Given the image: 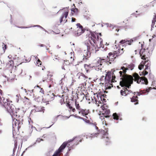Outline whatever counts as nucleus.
I'll list each match as a JSON object with an SVG mask.
<instances>
[{"mask_svg":"<svg viewBox=\"0 0 156 156\" xmlns=\"http://www.w3.org/2000/svg\"><path fill=\"white\" fill-rule=\"evenodd\" d=\"M134 67V65L133 64L127 65L126 67H121V69L122 70V71H120L119 72L120 76L122 77L120 78L122 80L120 82V86H125L128 87L132 83L133 80V76L131 75H127L126 74V72L127 70H132Z\"/></svg>","mask_w":156,"mask_h":156,"instance_id":"1","label":"nucleus"},{"mask_svg":"<svg viewBox=\"0 0 156 156\" xmlns=\"http://www.w3.org/2000/svg\"><path fill=\"white\" fill-rule=\"evenodd\" d=\"M95 36L93 34L88 35V38L87 39L85 42V44L87 47V50L90 53H96L98 50L97 47H96V44L95 43Z\"/></svg>","mask_w":156,"mask_h":156,"instance_id":"2","label":"nucleus"},{"mask_svg":"<svg viewBox=\"0 0 156 156\" xmlns=\"http://www.w3.org/2000/svg\"><path fill=\"white\" fill-rule=\"evenodd\" d=\"M115 76L113 73L112 75L111 72H108L105 76H102L100 79V84L105 86H108L109 84H112V82H116L115 80Z\"/></svg>","mask_w":156,"mask_h":156,"instance_id":"3","label":"nucleus"},{"mask_svg":"<svg viewBox=\"0 0 156 156\" xmlns=\"http://www.w3.org/2000/svg\"><path fill=\"white\" fill-rule=\"evenodd\" d=\"M20 116L17 115L16 117L12 118V128H13V136H16L14 131L17 130H19L21 126L23 125L22 119L21 120L19 118Z\"/></svg>","mask_w":156,"mask_h":156,"instance_id":"4","label":"nucleus"},{"mask_svg":"<svg viewBox=\"0 0 156 156\" xmlns=\"http://www.w3.org/2000/svg\"><path fill=\"white\" fill-rule=\"evenodd\" d=\"M143 45L140 44V42L139 43V48L137 49L138 51H139V54L140 56L141 57L142 59L146 60L148 58V57L149 55L150 54V52H149V47L147 48V49H142Z\"/></svg>","mask_w":156,"mask_h":156,"instance_id":"5","label":"nucleus"},{"mask_svg":"<svg viewBox=\"0 0 156 156\" xmlns=\"http://www.w3.org/2000/svg\"><path fill=\"white\" fill-rule=\"evenodd\" d=\"M87 32L86 34V38H88V35L90 34H94L95 36V39H94L95 40L94 42L96 44V47L98 48H100L101 47V44H102L103 42V40L101 37L102 36L101 34L100 33L96 34L90 31Z\"/></svg>","mask_w":156,"mask_h":156,"instance_id":"6","label":"nucleus"},{"mask_svg":"<svg viewBox=\"0 0 156 156\" xmlns=\"http://www.w3.org/2000/svg\"><path fill=\"white\" fill-rule=\"evenodd\" d=\"M152 89V88L151 87H149L148 88L146 89L145 90H141L139 92H137L136 93V96H133L131 98V101L134 103V104L135 105H137L138 104V97L137 95L140 96V95L142 94L146 93H148L150 90ZM136 93L134 92V94L132 93V94L135 95V94Z\"/></svg>","mask_w":156,"mask_h":156,"instance_id":"7","label":"nucleus"},{"mask_svg":"<svg viewBox=\"0 0 156 156\" xmlns=\"http://www.w3.org/2000/svg\"><path fill=\"white\" fill-rule=\"evenodd\" d=\"M7 110L8 112L9 113L12 118H14L17 117V115H19L17 110L14 105L10 103L8 106L5 108Z\"/></svg>","mask_w":156,"mask_h":156,"instance_id":"8","label":"nucleus"},{"mask_svg":"<svg viewBox=\"0 0 156 156\" xmlns=\"http://www.w3.org/2000/svg\"><path fill=\"white\" fill-rule=\"evenodd\" d=\"M133 76L134 78V80L136 81L137 83L145 84L146 85L148 84L147 80L145 77H140L138 74L136 73H134Z\"/></svg>","mask_w":156,"mask_h":156,"instance_id":"9","label":"nucleus"},{"mask_svg":"<svg viewBox=\"0 0 156 156\" xmlns=\"http://www.w3.org/2000/svg\"><path fill=\"white\" fill-rule=\"evenodd\" d=\"M63 12L60 18L59 21L60 23H62L63 21L64 23H66L67 21L66 18L68 16L69 9L66 8L63 9Z\"/></svg>","mask_w":156,"mask_h":156,"instance_id":"10","label":"nucleus"},{"mask_svg":"<svg viewBox=\"0 0 156 156\" xmlns=\"http://www.w3.org/2000/svg\"><path fill=\"white\" fill-rule=\"evenodd\" d=\"M67 145V143H63L58 149L56 151L52 156H62V154L61 153L62 152V150L65 148Z\"/></svg>","mask_w":156,"mask_h":156,"instance_id":"11","label":"nucleus"},{"mask_svg":"<svg viewBox=\"0 0 156 156\" xmlns=\"http://www.w3.org/2000/svg\"><path fill=\"white\" fill-rule=\"evenodd\" d=\"M76 76L79 81L82 83H85L87 81V77L82 73H78Z\"/></svg>","mask_w":156,"mask_h":156,"instance_id":"12","label":"nucleus"},{"mask_svg":"<svg viewBox=\"0 0 156 156\" xmlns=\"http://www.w3.org/2000/svg\"><path fill=\"white\" fill-rule=\"evenodd\" d=\"M117 56L116 52L115 51H114L113 52H110L108 54V55L107 56L108 59H109V61H108L111 64V62L114 61Z\"/></svg>","mask_w":156,"mask_h":156,"instance_id":"13","label":"nucleus"},{"mask_svg":"<svg viewBox=\"0 0 156 156\" xmlns=\"http://www.w3.org/2000/svg\"><path fill=\"white\" fill-rule=\"evenodd\" d=\"M77 26V31L76 34L77 36H79L84 32L85 30L83 27L80 23L76 24Z\"/></svg>","mask_w":156,"mask_h":156,"instance_id":"14","label":"nucleus"},{"mask_svg":"<svg viewBox=\"0 0 156 156\" xmlns=\"http://www.w3.org/2000/svg\"><path fill=\"white\" fill-rule=\"evenodd\" d=\"M7 98H5L3 97L0 98V104L5 108L6 106L9 105L10 103Z\"/></svg>","mask_w":156,"mask_h":156,"instance_id":"15","label":"nucleus"},{"mask_svg":"<svg viewBox=\"0 0 156 156\" xmlns=\"http://www.w3.org/2000/svg\"><path fill=\"white\" fill-rule=\"evenodd\" d=\"M123 87H125L124 88H123L122 90H121L120 91L121 94L122 95L126 96L128 94H129L131 93V91L127 89V88H129L130 86L128 87H126L125 86H123ZM122 87H123V86H122Z\"/></svg>","mask_w":156,"mask_h":156,"instance_id":"16","label":"nucleus"},{"mask_svg":"<svg viewBox=\"0 0 156 156\" xmlns=\"http://www.w3.org/2000/svg\"><path fill=\"white\" fill-rule=\"evenodd\" d=\"M101 108L102 110V111H101L102 112V114H104L106 115H108L110 113V110L108 109L107 106L105 104L101 106Z\"/></svg>","mask_w":156,"mask_h":156,"instance_id":"17","label":"nucleus"},{"mask_svg":"<svg viewBox=\"0 0 156 156\" xmlns=\"http://www.w3.org/2000/svg\"><path fill=\"white\" fill-rule=\"evenodd\" d=\"M54 96L53 93L49 92L45 96V99L47 100V102L52 101L54 99Z\"/></svg>","mask_w":156,"mask_h":156,"instance_id":"18","label":"nucleus"},{"mask_svg":"<svg viewBox=\"0 0 156 156\" xmlns=\"http://www.w3.org/2000/svg\"><path fill=\"white\" fill-rule=\"evenodd\" d=\"M34 107L35 108V110L36 112H44L45 111L44 107L42 106L41 105L40 106L38 105L37 104L36 105H34Z\"/></svg>","mask_w":156,"mask_h":156,"instance_id":"19","label":"nucleus"},{"mask_svg":"<svg viewBox=\"0 0 156 156\" xmlns=\"http://www.w3.org/2000/svg\"><path fill=\"white\" fill-rule=\"evenodd\" d=\"M144 65H145V70H147L148 71L150 72V61L148 60V58L147 59L145 60Z\"/></svg>","mask_w":156,"mask_h":156,"instance_id":"20","label":"nucleus"},{"mask_svg":"<svg viewBox=\"0 0 156 156\" xmlns=\"http://www.w3.org/2000/svg\"><path fill=\"white\" fill-rule=\"evenodd\" d=\"M78 111L79 113L81 114L83 116H85L87 115L89 113V110L86 109H83L81 108Z\"/></svg>","mask_w":156,"mask_h":156,"instance_id":"21","label":"nucleus"},{"mask_svg":"<svg viewBox=\"0 0 156 156\" xmlns=\"http://www.w3.org/2000/svg\"><path fill=\"white\" fill-rule=\"evenodd\" d=\"M106 60L105 59L100 58L96 62V66L101 67L103 63L105 62Z\"/></svg>","mask_w":156,"mask_h":156,"instance_id":"22","label":"nucleus"},{"mask_svg":"<svg viewBox=\"0 0 156 156\" xmlns=\"http://www.w3.org/2000/svg\"><path fill=\"white\" fill-rule=\"evenodd\" d=\"M74 94H75V95H76L77 98L78 99L80 98H82V99L80 100V101H82L84 99L85 97L86 100L88 99L89 101L90 100V97H89L88 96H85V95L84 94H80L78 96V94H77V93H74ZM73 96L74 94L73 93Z\"/></svg>","mask_w":156,"mask_h":156,"instance_id":"23","label":"nucleus"},{"mask_svg":"<svg viewBox=\"0 0 156 156\" xmlns=\"http://www.w3.org/2000/svg\"><path fill=\"white\" fill-rule=\"evenodd\" d=\"M90 53L89 51H88L85 50L83 53V57L87 59L88 58L90 57Z\"/></svg>","mask_w":156,"mask_h":156,"instance_id":"24","label":"nucleus"},{"mask_svg":"<svg viewBox=\"0 0 156 156\" xmlns=\"http://www.w3.org/2000/svg\"><path fill=\"white\" fill-rule=\"evenodd\" d=\"M73 105L72 104H70L69 102L67 103L66 104V106L69 108V111H72L73 112H75L76 110L75 108H74L73 106Z\"/></svg>","mask_w":156,"mask_h":156,"instance_id":"25","label":"nucleus"},{"mask_svg":"<svg viewBox=\"0 0 156 156\" xmlns=\"http://www.w3.org/2000/svg\"><path fill=\"white\" fill-rule=\"evenodd\" d=\"M73 5L74 6V7L72 8L71 9V14L72 15L74 14H75L76 15L77 14L78 12V9L76 8L74 4H73Z\"/></svg>","mask_w":156,"mask_h":156,"instance_id":"26","label":"nucleus"},{"mask_svg":"<svg viewBox=\"0 0 156 156\" xmlns=\"http://www.w3.org/2000/svg\"><path fill=\"white\" fill-rule=\"evenodd\" d=\"M75 105L76 109L78 111L81 108L80 105L79 104V102L77 101L76 99H75Z\"/></svg>","mask_w":156,"mask_h":156,"instance_id":"27","label":"nucleus"},{"mask_svg":"<svg viewBox=\"0 0 156 156\" xmlns=\"http://www.w3.org/2000/svg\"><path fill=\"white\" fill-rule=\"evenodd\" d=\"M84 67L87 72H88L91 69L94 67V66H92L90 64L89 65L85 64L84 65Z\"/></svg>","mask_w":156,"mask_h":156,"instance_id":"28","label":"nucleus"},{"mask_svg":"<svg viewBox=\"0 0 156 156\" xmlns=\"http://www.w3.org/2000/svg\"><path fill=\"white\" fill-rule=\"evenodd\" d=\"M123 49H124L123 48L121 49L120 48H119L118 50L115 51L116 52V55H117L118 56L123 53L124 52Z\"/></svg>","mask_w":156,"mask_h":156,"instance_id":"29","label":"nucleus"},{"mask_svg":"<svg viewBox=\"0 0 156 156\" xmlns=\"http://www.w3.org/2000/svg\"><path fill=\"white\" fill-rule=\"evenodd\" d=\"M90 98L91 99V100L92 101V102H95L96 104L98 105V106H99V104L101 103V101H98L97 100V99L96 98H95L94 96L93 97V98H94V99H93L92 97H91Z\"/></svg>","mask_w":156,"mask_h":156,"instance_id":"30","label":"nucleus"},{"mask_svg":"<svg viewBox=\"0 0 156 156\" xmlns=\"http://www.w3.org/2000/svg\"><path fill=\"white\" fill-rule=\"evenodd\" d=\"M77 70L78 71H82L83 66L81 64H77L75 66Z\"/></svg>","mask_w":156,"mask_h":156,"instance_id":"31","label":"nucleus"},{"mask_svg":"<svg viewBox=\"0 0 156 156\" xmlns=\"http://www.w3.org/2000/svg\"><path fill=\"white\" fill-rule=\"evenodd\" d=\"M72 63L70 62L69 60L68 59L67 60H66V61H64V62L63 64V66L62 67V69H63L65 70H66V69L65 68V66H68L70 64Z\"/></svg>","mask_w":156,"mask_h":156,"instance_id":"32","label":"nucleus"},{"mask_svg":"<svg viewBox=\"0 0 156 156\" xmlns=\"http://www.w3.org/2000/svg\"><path fill=\"white\" fill-rule=\"evenodd\" d=\"M112 116L114 119L118 120L120 117V115L119 114H118L116 113H115L113 114Z\"/></svg>","mask_w":156,"mask_h":156,"instance_id":"33","label":"nucleus"},{"mask_svg":"<svg viewBox=\"0 0 156 156\" xmlns=\"http://www.w3.org/2000/svg\"><path fill=\"white\" fill-rule=\"evenodd\" d=\"M125 30H127L128 29H133L134 28V26L133 25H131L129 26H124L123 27Z\"/></svg>","mask_w":156,"mask_h":156,"instance_id":"34","label":"nucleus"},{"mask_svg":"<svg viewBox=\"0 0 156 156\" xmlns=\"http://www.w3.org/2000/svg\"><path fill=\"white\" fill-rule=\"evenodd\" d=\"M78 137H75L74 138L73 140H70V141H69V142L72 141L73 140L74 141H78L79 140V142H77V143H76H76H74V144L75 145H77L79 144V142H81V140L78 139Z\"/></svg>","mask_w":156,"mask_h":156,"instance_id":"35","label":"nucleus"},{"mask_svg":"<svg viewBox=\"0 0 156 156\" xmlns=\"http://www.w3.org/2000/svg\"><path fill=\"white\" fill-rule=\"evenodd\" d=\"M149 41L150 42H152L153 43H154L156 42V37L154 36L153 35L152 37V38L150 39Z\"/></svg>","mask_w":156,"mask_h":156,"instance_id":"36","label":"nucleus"},{"mask_svg":"<svg viewBox=\"0 0 156 156\" xmlns=\"http://www.w3.org/2000/svg\"><path fill=\"white\" fill-rule=\"evenodd\" d=\"M68 59L69 60L70 62L72 63L74 60L73 55H72V54L70 55Z\"/></svg>","mask_w":156,"mask_h":156,"instance_id":"37","label":"nucleus"},{"mask_svg":"<svg viewBox=\"0 0 156 156\" xmlns=\"http://www.w3.org/2000/svg\"><path fill=\"white\" fill-rule=\"evenodd\" d=\"M9 66H13L14 65V62L12 60H10L9 62H8V64Z\"/></svg>","mask_w":156,"mask_h":156,"instance_id":"38","label":"nucleus"},{"mask_svg":"<svg viewBox=\"0 0 156 156\" xmlns=\"http://www.w3.org/2000/svg\"><path fill=\"white\" fill-rule=\"evenodd\" d=\"M102 115L100 117L101 119L102 120L104 119L105 118H108L109 117V116L108 115H105L104 114H102Z\"/></svg>","mask_w":156,"mask_h":156,"instance_id":"39","label":"nucleus"},{"mask_svg":"<svg viewBox=\"0 0 156 156\" xmlns=\"http://www.w3.org/2000/svg\"><path fill=\"white\" fill-rule=\"evenodd\" d=\"M2 47L4 51V52H5V50L7 49V46L4 43H3L2 45Z\"/></svg>","mask_w":156,"mask_h":156,"instance_id":"40","label":"nucleus"},{"mask_svg":"<svg viewBox=\"0 0 156 156\" xmlns=\"http://www.w3.org/2000/svg\"><path fill=\"white\" fill-rule=\"evenodd\" d=\"M132 43V41H126L125 42V45H130Z\"/></svg>","mask_w":156,"mask_h":156,"instance_id":"41","label":"nucleus"},{"mask_svg":"<svg viewBox=\"0 0 156 156\" xmlns=\"http://www.w3.org/2000/svg\"><path fill=\"white\" fill-rule=\"evenodd\" d=\"M42 99L41 97H39L36 98V100L38 102H41V101L42 100Z\"/></svg>","mask_w":156,"mask_h":156,"instance_id":"42","label":"nucleus"},{"mask_svg":"<svg viewBox=\"0 0 156 156\" xmlns=\"http://www.w3.org/2000/svg\"><path fill=\"white\" fill-rule=\"evenodd\" d=\"M144 64L140 65L138 66V68L139 69L141 70L142 68H144Z\"/></svg>","mask_w":156,"mask_h":156,"instance_id":"43","label":"nucleus"},{"mask_svg":"<svg viewBox=\"0 0 156 156\" xmlns=\"http://www.w3.org/2000/svg\"><path fill=\"white\" fill-rule=\"evenodd\" d=\"M148 72L146 70H144V71L143 72V75L144 76H145L146 75H147L148 74Z\"/></svg>","mask_w":156,"mask_h":156,"instance_id":"44","label":"nucleus"},{"mask_svg":"<svg viewBox=\"0 0 156 156\" xmlns=\"http://www.w3.org/2000/svg\"><path fill=\"white\" fill-rule=\"evenodd\" d=\"M54 32L56 34H58L60 33V30L58 29H55Z\"/></svg>","mask_w":156,"mask_h":156,"instance_id":"45","label":"nucleus"},{"mask_svg":"<svg viewBox=\"0 0 156 156\" xmlns=\"http://www.w3.org/2000/svg\"><path fill=\"white\" fill-rule=\"evenodd\" d=\"M126 41V40H122L121 41H120L119 43H120L121 44H125V43Z\"/></svg>","mask_w":156,"mask_h":156,"instance_id":"46","label":"nucleus"},{"mask_svg":"<svg viewBox=\"0 0 156 156\" xmlns=\"http://www.w3.org/2000/svg\"><path fill=\"white\" fill-rule=\"evenodd\" d=\"M41 61L39 59H38L37 62V65L39 64L40 65H41Z\"/></svg>","mask_w":156,"mask_h":156,"instance_id":"47","label":"nucleus"},{"mask_svg":"<svg viewBox=\"0 0 156 156\" xmlns=\"http://www.w3.org/2000/svg\"><path fill=\"white\" fill-rule=\"evenodd\" d=\"M17 137H16V139L14 141V145L15 146H16L17 145Z\"/></svg>","mask_w":156,"mask_h":156,"instance_id":"48","label":"nucleus"},{"mask_svg":"<svg viewBox=\"0 0 156 156\" xmlns=\"http://www.w3.org/2000/svg\"><path fill=\"white\" fill-rule=\"evenodd\" d=\"M139 45V44L137 45L136 46V48H137V49H136L135 51V53L136 54V53H137V52H138V51L137 49L139 48V46H138V45Z\"/></svg>","mask_w":156,"mask_h":156,"instance_id":"49","label":"nucleus"},{"mask_svg":"<svg viewBox=\"0 0 156 156\" xmlns=\"http://www.w3.org/2000/svg\"><path fill=\"white\" fill-rule=\"evenodd\" d=\"M103 133H104V136H107L108 135V133L107 131L104 130Z\"/></svg>","mask_w":156,"mask_h":156,"instance_id":"50","label":"nucleus"},{"mask_svg":"<svg viewBox=\"0 0 156 156\" xmlns=\"http://www.w3.org/2000/svg\"><path fill=\"white\" fill-rule=\"evenodd\" d=\"M156 21V16H155L154 18H153V20L152 21V23H154Z\"/></svg>","mask_w":156,"mask_h":156,"instance_id":"51","label":"nucleus"},{"mask_svg":"<svg viewBox=\"0 0 156 156\" xmlns=\"http://www.w3.org/2000/svg\"><path fill=\"white\" fill-rule=\"evenodd\" d=\"M38 46H40L41 47H45L46 48L47 47L45 45H44V44H39V45H38Z\"/></svg>","mask_w":156,"mask_h":156,"instance_id":"52","label":"nucleus"},{"mask_svg":"<svg viewBox=\"0 0 156 156\" xmlns=\"http://www.w3.org/2000/svg\"><path fill=\"white\" fill-rule=\"evenodd\" d=\"M114 29H115V30L118 32L119 31V28L118 27H114Z\"/></svg>","mask_w":156,"mask_h":156,"instance_id":"53","label":"nucleus"},{"mask_svg":"<svg viewBox=\"0 0 156 156\" xmlns=\"http://www.w3.org/2000/svg\"><path fill=\"white\" fill-rule=\"evenodd\" d=\"M40 92H41L42 94H44V90L42 88H41Z\"/></svg>","mask_w":156,"mask_h":156,"instance_id":"54","label":"nucleus"},{"mask_svg":"<svg viewBox=\"0 0 156 156\" xmlns=\"http://www.w3.org/2000/svg\"><path fill=\"white\" fill-rule=\"evenodd\" d=\"M76 20V19L75 18L72 17V22H75Z\"/></svg>","mask_w":156,"mask_h":156,"instance_id":"55","label":"nucleus"},{"mask_svg":"<svg viewBox=\"0 0 156 156\" xmlns=\"http://www.w3.org/2000/svg\"><path fill=\"white\" fill-rule=\"evenodd\" d=\"M42 140L40 138H38L37 140V142H39L40 141V140Z\"/></svg>","mask_w":156,"mask_h":156,"instance_id":"56","label":"nucleus"},{"mask_svg":"<svg viewBox=\"0 0 156 156\" xmlns=\"http://www.w3.org/2000/svg\"><path fill=\"white\" fill-rule=\"evenodd\" d=\"M45 69V67L44 66H43L42 67V70H44Z\"/></svg>","mask_w":156,"mask_h":156,"instance_id":"57","label":"nucleus"},{"mask_svg":"<svg viewBox=\"0 0 156 156\" xmlns=\"http://www.w3.org/2000/svg\"><path fill=\"white\" fill-rule=\"evenodd\" d=\"M8 57L9 59H10V58H12V55H9V56H8Z\"/></svg>","mask_w":156,"mask_h":156,"instance_id":"58","label":"nucleus"},{"mask_svg":"<svg viewBox=\"0 0 156 156\" xmlns=\"http://www.w3.org/2000/svg\"><path fill=\"white\" fill-rule=\"evenodd\" d=\"M153 35L154 36H155L156 37V30H155V31L154 33V34H153Z\"/></svg>","mask_w":156,"mask_h":156,"instance_id":"59","label":"nucleus"},{"mask_svg":"<svg viewBox=\"0 0 156 156\" xmlns=\"http://www.w3.org/2000/svg\"><path fill=\"white\" fill-rule=\"evenodd\" d=\"M19 28H27V27H20Z\"/></svg>","mask_w":156,"mask_h":156,"instance_id":"60","label":"nucleus"},{"mask_svg":"<svg viewBox=\"0 0 156 156\" xmlns=\"http://www.w3.org/2000/svg\"><path fill=\"white\" fill-rule=\"evenodd\" d=\"M31 59L30 58H29L27 60V61H28V62H29L30 61V60Z\"/></svg>","mask_w":156,"mask_h":156,"instance_id":"61","label":"nucleus"},{"mask_svg":"<svg viewBox=\"0 0 156 156\" xmlns=\"http://www.w3.org/2000/svg\"><path fill=\"white\" fill-rule=\"evenodd\" d=\"M78 118L81 119H83V118L81 117H80V116H79Z\"/></svg>","mask_w":156,"mask_h":156,"instance_id":"62","label":"nucleus"},{"mask_svg":"<svg viewBox=\"0 0 156 156\" xmlns=\"http://www.w3.org/2000/svg\"><path fill=\"white\" fill-rule=\"evenodd\" d=\"M2 130H0V134L2 133Z\"/></svg>","mask_w":156,"mask_h":156,"instance_id":"63","label":"nucleus"},{"mask_svg":"<svg viewBox=\"0 0 156 156\" xmlns=\"http://www.w3.org/2000/svg\"><path fill=\"white\" fill-rule=\"evenodd\" d=\"M36 87H40H40L39 86H38V85H37Z\"/></svg>","mask_w":156,"mask_h":156,"instance_id":"64","label":"nucleus"}]
</instances>
